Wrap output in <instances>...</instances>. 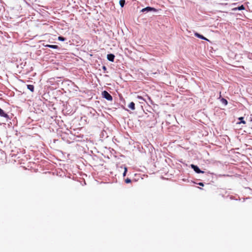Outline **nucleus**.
Listing matches in <instances>:
<instances>
[{"label": "nucleus", "mask_w": 252, "mask_h": 252, "mask_svg": "<svg viewBox=\"0 0 252 252\" xmlns=\"http://www.w3.org/2000/svg\"><path fill=\"white\" fill-rule=\"evenodd\" d=\"M239 119L240 120H241V122H239V123H238V124H241V123H242V124H246V122H245V121H244V120H243V119H244V118H243V117H240V118H239Z\"/></svg>", "instance_id": "nucleus-12"}, {"label": "nucleus", "mask_w": 252, "mask_h": 252, "mask_svg": "<svg viewBox=\"0 0 252 252\" xmlns=\"http://www.w3.org/2000/svg\"><path fill=\"white\" fill-rule=\"evenodd\" d=\"M27 88L29 90H30L31 92H33L34 91V87L33 85H27Z\"/></svg>", "instance_id": "nucleus-9"}, {"label": "nucleus", "mask_w": 252, "mask_h": 252, "mask_svg": "<svg viewBox=\"0 0 252 252\" xmlns=\"http://www.w3.org/2000/svg\"><path fill=\"white\" fill-rule=\"evenodd\" d=\"M191 167L194 170V171L197 173H203L204 172L201 170L197 165L194 164H191Z\"/></svg>", "instance_id": "nucleus-2"}, {"label": "nucleus", "mask_w": 252, "mask_h": 252, "mask_svg": "<svg viewBox=\"0 0 252 252\" xmlns=\"http://www.w3.org/2000/svg\"><path fill=\"white\" fill-rule=\"evenodd\" d=\"M138 98H139V99H142V97L141 96H138Z\"/></svg>", "instance_id": "nucleus-18"}, {"label": "nucleus", "mask_w": 252, "mask_h": 252, "mask_svg": "<svg viewBox=\"0 0 252 252\" xmlns=\"http://www.w3.org/2000/svg\"><path fill=\"white\" fill-rule=\"evenodd\" d=\"M103 69H106V67L104 66L103 67Z\"/></svg>", "instance_id": "nucleus-20"}, {"label": "nucleus", "mask_w": 252, "mask_h": 252, "mask_svg": "<svg viewBox=\"0 0 252 252\" xmlns=\"http://www.w3.org/2000/svg\"><path fill=\"white\" fill-rule=\"evenodd\" d=\"M120 5L122 7H123L125 4V0H120L119 1Z\"/></svg>", "instance_id": "nucleus-11"}, {"label": "nucleus", "mask_w": 252, "mask_h": 252, "mask_svg": "<svg viewBox=\"0 0 252 252\" xmlns=\"http://www.w3.org/2000/svg\"><path fill=\"white\" fill-rule=\"evenodd\" d=\"M0 116L6 119H9L8 115L5 113L3 110L0 108Z\"/></svg>", "instance_id": "nucleus-4"}, {"label": "nucleus", "mask_w": 252, "mask_h": 252, "mask_svg": "<svg viewBox=\"0 0 252 252\" xmlns=\"http://www.w3.org/2000/svg\"><path fill=\"white\" fill-rule=\"evenodd\" d=\"M245 9V8L244 6V5H242L240 6H239L238 7H235V8H233L232 10H234V11H235V10H244Z\"/></svg>", "instance_id": "nucleus-8"}, {"label": "nucleus", "mask_w": 252, "mask_h": 252, "mask_svg": "<svg viewBox=\"0 0 252 252\" xmlns=\"http://www.w3.org/2000/svg\"><path fill=\"white\" fill-rule=\"evenodd\" d=\"M126 172H127V168L125 167V171H124V172L123 173V176H125L126 175Z\"/></svg>", "instance_id": "nucleus-15"}, {"label": "nucleus", "mask_w": 252, "mask_h": 252, "mask_svg": "<svg viewBox=\"0 0 252 252\" xmlns=\"http://www.w3.org/2000/svg\"><path fill=\"white\" fill-rule=\"evenodd\" d=\"M194 35L196 37H198V38H199L200 39H203V40H208V39L206 37H205L202 35H201V34H200L199 33H198L197 32H195L194 33Z\"/></svg>", "instance_id": "nucleus-5"}, {"label": "nucleus", "mask_w": 252, "mask_h": 252, "mask_svg": "<svg viewBox=\"0 0 252 252\" xmlns=\"http://www.w3.org/2000/svg\"><path fill=\"white\" fill-rule=\"evenodd\" d=\"M102 96L109 101H112V96L106 91H104L102 92Z\"/></svg>", "instance_id": "nucleus-1"}, {"label": "nucleus", "mask_w": 252, "mask_h": 252, "mask_svg": "<svg viewBox=\"0 0 252 252\" xmlns=\"http://www.w3.org/2000/svg\"><path fill=\"white\" fill-rule=\"evenodd\" d=\"M125 182L126 183H129L131 182V180L129 178H127L125 180Z\"/></svg>", "instance_id": "nucleus-14"}, {"label": "nucleus", "mask_w": 252, "mask_h": 252, "mask_svg": "<svg viewBox=\"0 0 252 252\" xmlns=\"http://www.w3.org/2000/svg\"><path fill=\"white\" fill-rule=\"evenodd\" d=\"M198 184L199 186H204V184H203V183L200 182V183H199Z\"/></svg>", "instance_id": "nucleus-16"}, {"label": "nucleus", "mask_w": 252, "mask_h": 252, "mask_svg": "<svg viewBox=\"0 0 252 252\" xmlns=\"http://www.w3.org/2000/svg\"><path fill=\"white\" fill-rule=\"evenodd\" d=\"M151 11L156 12V11H157V9H155V8L148 6L146 8H143L141 10L142 12H145V11L149 12V11Z\"/></svg>", "instance_id": "nucleus-3"}, {"label": "nucleus", "mask_w": 252, "mask_h": 252, "mask_svg": "<svg viewBox=\"0 0 252 252\" xmlns=\"http://www.w3.org/2000/svg\"><path fill=\"white\" fill-rule=\"evenodd\" d=\"M115 58V56L113 54H110L107 55V59L111 61V62H114Z\"/></svg>", "instance_id": "nucleus-6"}, {"label": "nucleus", "mask_w": 252, "mask_h": 252, "mask_svg": "<svg viewBox=\"0 0 252 252\" xmlns=\"http://www.w3.org/2000/svg\"><path fill=\"white\" fill-rule=\"evenodd\" d=\"M220 101L225 105H226L228 103L227 100L224 98H221Z\"/></svg>", "instance_id": "nucleus-10"}, {"label": "nucleus", "mask_w": 252, "mask_h": 252, "mask_svg": "<svg viewBox=\"0 0 252 252\" xmlns=\"http://www.w3.org/2000/svg\"><path fill=\"white\" fill-rule=\"evenodd\" d=\"M128 108L133 110L135 109V103L133 102H131L128 106Z\"/></svg>", "instance_id": "nucleus-7"}, {"label": "nucleus", "mask_w": 252, "mask_h": 252, "mask_svg": "<svg viewBox=\"0 0 252 252\" xmlns=\"http://www.w3.org/2000/svg\"><path fill=\"white\" fill-rule=\"evenodd\" d=\"M221 92H220V98L221 97Z\"/></svg>", "instance_id": "nucleus-19"}, {"label": "nucleus", "mask_w": 252, "mask_h": 252, "mask_svg": "<svg viewBox=\"0 0 252 252\" xmlns=\"http://www.w3.org/2000/svg\"><path fill=\"white\" fill-rule=\"evenodd\" d=\"M46 46L53 48V49H57L58 48L57 45H47Z\"/></svg>", "instance_id": "nucleus-13"}, {"label": "nucleus", "mask_w": 252, "mask_h": 252, "mask_svg": "<svg viewBox=\"0 0 252 252\" xmlns=\"http://www.w3.org/2000/svg\"><path fill=\"white\" fill-rule=\"evenodd\" d=\"M59 39L60 40L63 41V37L60 36L59 37Z\"/></svg>", "instance_id": "nucleus-17"}]
</instances>
